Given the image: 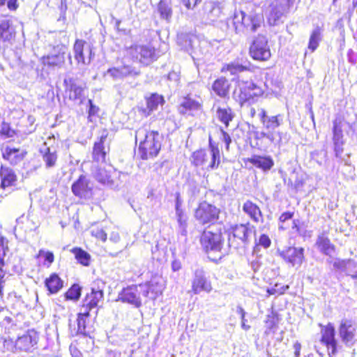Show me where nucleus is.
<instances>
[{"label":"nucleus","instance_id":"39","mask_svg":"<svg viewBox=\"0 0 357 357\" xmlns=\"http://www.w3.org/2000/svg\"><path fill=\"white\" fill-rule=\"evenodd\" d=\"M158 10L160 17L169 21L172 16V8L169 0H160L158 5Z\"/></svg>","mask_w":357,"mask_h":357},{"label":"nucleus","instance_id":"43","mask_svg":"<svg viewBox=\"0 0 357 357\" xmlns=\"http://www.w3.org/2000/svg\"><path fill=\"white\" fill-rule=\"evenodd\" d=\"M216 115L220 121L225 125L226 127L229 126V122L233 119L234 115L231 109L218 107L216 111Z\"/></svg>","mask_w":357,"mask_h":357},{"label":"nucleus","instance_id":"21","mask_svg":"<svg viewBox=\"0 0 357 357\" xmlns=\"http://www.w3.org/2000/svg\"><path fill=\"white\" fill-rule=\"evenodd\" d=\"M356 328L353 322L349 319L342 320L339 327V335L342 341L347 345H352L355 337Z\"/></svg>","mask_w":357,"mask_h":357},{"label":"nucleus","instance_id":"51","mask_svg":"<svg viewBox=\"0 0 357 357\" xmlns=\"http://www.w3.org/2000/svg\"><path fill=\"white\" fill-rule=\"evenodd\" d=\"M333 266L334 268L340 270L342 272H344L345 268H349L351 266H354V268L356 267V265H355L353 263L352 260H341L340 259H336L333 262Z\"/></svg>","mask_w":357,"mask_h":357},{"label":"nucleus","instance_id":"6","mask_svg":"<svg viewBox=\"0 0 357 357\" xmlns=\"http://www.w3.org/2000/svg\"><path fill=\"white\" fill-rule=\"evenodd\" d=\"M220 210L215 206L204 201L195 211V219L202 225L214 224L219 219Z\"/></svg>","mask_w":357,"mask_h":357},{"label":"nucleus","instance_id":"63","mask_svg":"<svg viewBox=\"0 0 357 357\" xmlns=\"http://www.w3.org/2000/svg\"><path fill=\"white\" fill-rule=\"evenodd\" d=\"M218 3L215 1H206L204 4V13L207 14L208 17L212 13V10L215 8V6H216Z\"/></svg>","mask_w":357,"mask_h":357},{"label":"nucleus","instance_id":"48","mask_svg":"<svg viewBox=\"0 0 357 357\" xmlns=\"http://www.w3.org/2000/svg\"><path fill=\"white\" fill-rule=\"evenodd\" d=\"M307 225L304 222L298 219H294L292 222L291 229L294 234L300 236L305 237L307 234Z\"/></svg>","mask_w":357,"mask_h":357},{"label":"nucleus","instance_id":"36","mask_svg":"<svg viewBox=\"0 0 357 357\" xmlns=\"http://www.w3.org/2000/svg\"><path fill=\"white\" fill-rule=\"evenodd\" d=\"M323 37V29L317 26H316L312 31L309 43H308V49L311 50V52H314L319 45V43L321 41Z\"/></svg>","mask_w":357,"mask_h":357},{"label":"nucleus","instance_id":"1","mask_svg":"<svg viewBox=\"0 0 357 357\" xmlns=\"http://www.w3.org/2000/svg\"><path fill=\"white\" fill-rule=\"evenodd\" d=\"M202 249L212 261L222 259L228 254L229 248L223 247V238L220 231L204 230L200 237Z\"/></svg>","mask_w":357,"mask_h":357},{"label":"nucleus","instance_id":"26","mask_svg":"<svg viewBox=\"0 0 357 357\" xmlns=\"http://www.w3.org/2000/svg\"><path fill=\"white\" fill-rule=\"evenodd\" d=\"M248 162L264 172L269 171L274 165V161L270 155H253L248 158Z\"/></svg>","mask_w":357,"mask_h":357},{"label":"nucleus","instance_id":"19","mask_svg":"<svg viewBox=\"0 0 357 357\" xmlns=\"http://www.w3.org/2000/svg\"><path fill=\"white\" fill-rule=\"evenodd\" d=\"M259 118L263 125V128L273 132L282 123L283 121L282 115L268 116L264 109H260Z\"/></svg>","mask_w":357,"mask_h":357},{"label":"nucleus","instance_id":"29","mask_svg":"<svg viewBox=\"0 0 357 357\" xmlns=\"http://www.w3.org/2000/svg\"><path fill=\"white\" fill-rule=\"evenodd\" d=\"M318 250L324 255L331 256L335 251V246L324 232L318 235L316 243Z\"/></svg>","mask_w":357,"mask_h":357},{"label":"nucleus","instance_id":"61","mask_svg":"<svg viewBox=\"0 0 357 357\" xmlns=\"http://www.w3.org/2000/svg\"><path fill=\"white\" fill-rule=\"evenodd\" d=\"M1 134L5 135L8 137H11L14 135V130H12L9 125L6 123H3L1 126V129L0 131Z\"/></svg>","mask_w":357,"mask_h":357},{"label":"nucleus","instance_id":"62","mask_svg":"<svg viewBox=\"0 0 357 357\" xmlns=\"http://www.w3.org/2000/svg\"><path fill=\"white\" fill-rule=\"evenodd\" d=\"M202 0H181V2L188 10H193Z\"/></svg>","mask_w":357,"mask_h":357},{"label":"nucleus","instance_id":"53","mask_svg":"<svg viewBox=\"0 0 357 357\" xmlns=\"http://www.w3.org/2000/svg\"><path fill=\"white\" fill-rule=\"evenodd\" d=\"M263 138L268 139L271 142L275 143L276 139L275 137V133L273 132L261 131V132H256L255 139H261Z\"/></svg>","mask_w":357,"mask_h":357},{"label":"nucleus","instance_id":"55","mask_svg":"<svg viewBox=\"0 0 357 357\" xmlns=\"http://www.w3.org/2000/svg\"><path fill=\"white\" fill-rule=\"evenodd\" d=\"M8 309L0 307V325L9 324L11 321V318L8 316Z\"/></svg>","mask_w":357,"mask_h":357},{"label":"nucleus","instance_id":"45","mask_svg":"<svg viewBox=\"0 0 357 357\" xmlns=\"http://www.w3.org/2000/svg\"><path fill=\"white\" fill-rule=\"evenodd\" d=\"M176 220L178 225V233L183 236H186L188 231V216L185 213L184 211H180L178 213H176Z\"/></svg>","mask_w":357,"mask_h":357},{"label":"nucleus","instance_id":"49","mask_svg":"<svg viewBox=\"0 0 357 357\" xmlns=\"http://www.w3.org/2000/svg\"><path fill=\"white\" fill-rule=\"evenodd\" d=\"M88 318L77 316V329L75 330V335H82L84 336H89V331L86 330V320Z\"/></svg>","mask_w":357,"mask_h":357},{"label":"nucleus","instance_id":"9","mask_svg":"<svg viewBox=\"0 0 357 357\" xmlns=\"http://www.w3.org/2000/svg\"><path fill=\"white\" fill-rule=\"evenodd\" d=\"M250 54L257 61H267L271 58L268 39L265 36L259 34L253 40L250 47Z\"/></svg>","mask_w":357,"mask_h":357},{"label":"nucleus","instance_id":"25","mask_svg":"<svg viewBox=\"0 0 357 357\" xmlns=\"http://www.w3.org/2000/svg\"><path fill=\"white\" fill-rule=\"evenodd\" d=\"M140 287L142 289V296L148 297L151 294L150 298L152 299H155L162 291V285L156 278H152L145 284H140Z\"/></svg>","mask_w":357,"mask_h":357},{"label":"nucleus","instance_id":"31","mask_svg":"<svg viewBox=\"0 0 357 357\" xmlns=\"http://www.w3.org/2000/svg\"><path fill=\"white\" fill-rule=\"evenodd\" d=\"M212 89L220 98H225L229 95V84L225 77H220L214 81Z\"/></svg>","mask_w":357,"mask_h":357},{"label":"nucleus","instance_id":"56","mask_svg":"<svg viewBox=\"0 0 357 357\" xmlns=\"http://www.w3.org/2000/svg\"><path fill=\"white\" fill-rule=\"evenodd\" d=\"M89 103V109H88V120L89 121H92V117L96 115L99 111L98 107L95 105L92 101V100L89 99L88 100Z\"/></svg>","mask_w":357,"mask_h":357},{"label":"nucleus","instance_id":"46","mask_svg":"<svg viewBox=\"0 0 357 357\" xmlns=\"http://www.w3.org/2000/svg\"><path fill=\"white\" fill-rule=\"evenodd\" d=\"M43 158L45 163L46 167L50 168L54 167L57 160L56 151L54 149L50 147L46 148L43 153Z\"/></svg>","mask_w":357,"mask_h":357},{"label":"nucleus","instance_id":"24","mask_svg":"<svg viewBox=\"0 0 357 357\" xmlns=\"http://www.w3.org/2000/svg\"><path fill=\"white\" fill-rule=\"evenodd\" d=\"M38 335L33 331H28L27 333L17 338L15 342L16 348L21 351H29L37 344Z\"/></svg>","mask_w":357,"mask_h":357},{"label":"nucleus","instance_id":"32","mask_svg":"<svg viewBox=\"0 0 357 357\" xmlns=\"http://www.w3.org/2000/svg\"><path fill=\"white\" fill-rule=\"evenodd\" d=\"M7 245H5V238L0 236V296H3V283L6 270L4 269L6 252Z\"/></svg>","mask_w":357,"mask_h":357},{"label":"nucleus","instance_id":"52","mask_svg":"<svg viewBox=\"0 0 357 357\" xmlns=\"http://www.w3.org/2000/svg\"><path fill=\"white\" fill-rule=\"evenodd\" d=\"M294 215V213L291 211H286L282 213L279 218V222L281 223V225H279V229L282 230L287 229L288 227L285 225V223L288 220H292Z\"/></svg>","mask_w":357,"mask_h":357},{"label":"nucleus","instance_id":"18","mask_svg":"<svg viewBox=\"0 0 357 357\" xmlns=\"http://www.w3.org/2000/svg\"><path fill=\"white\" fill-rule=\"evenodd\" d=\"M134 56L144 65H149L156 59L155 50L150 45H138L135 47Z\"/></svg>","mask_w":357,"mask_h":357},{"label":"nucleus","instance_id":"15","mask_svg":"<svg viewBox=\"0 0 357 357\" xmlns=\"http://www.w3.org/2000/svg\"><path fill=\"white\" fill-rule=\"evenodd\" d=\"M192 288L195 294H198L201 291L209 293L212 290L211 284L207 280L205 272L202 268L195 270Z\"/></svg>","mask_w":357,"mask_h":357},{"label":"nucleus","instance_id":"47","mask_svg":"<svg viewBox=\"0 0 357 357\" xmlns=\"http://www.w3.org/2000/svg\"><path fill=\"white\" fill-rule=\"evenodd\" d=\"M207 160V155L204 150L199 149L191 155L192 164L195 167L203 166Z\"/></svg>","mask_w":357,"mask_h":357},{"label":"nucleus","instance_id":"13","mask_svg":"<svg viewBox=\"0 0 357 357\" xmlns=\"http://www.w3.org/2000/svg\"><path fill=\"white\" fill-rule=\"evenodd\" d=\"M333 150L336 158H341L344 151V139L342 131V120L341 118H336L333 121Z\"/></svg>","mask_w":357,"mask_h":357},{"label":"nucleus","instance_id":"11","mask_svg":"<svg viewBox=\"0 0 357 357\" xmlns=\"http://www.w3.org/2000/svg\"><path fill=\"white\" fill-rule=\"evenodd\" d=\"M93 183L84 175H80L71 185L73 195L85 200H89L93 197Z\"/></svg>","mask_w":357,"mask_h":357},{"label":"nucleus","instance_id":"37","mask_svg":"<svg viewBox=\"0 0 357 357\" xmlns=\"http://www.w3.org/2000/svg\"><path fill=\"white\" fill-rule=\"evenodd\" d=\"M146 106L149 110L148 114H149L151 112L156 110L159 105H163L165 102L163 96L157 93H151L149 97L146 98Z\"/></svg>","mask_w":357,"mask_h":357},{"label":"nucleus","instance_id":"58","mask_svg":"<svg viewBox=\"0 0 357 357\" xmlns=\"http://www.w3.org/2000/svg\"><path fill=\"white\" fill-rule=\"evenodd\" d=\"M92 309H93V307H92L89 305H86L84 301L83 300L82 305L80 308V312L77 314V316L89 318L90 315V312L92 310Z\"/></svg>","mask_w":357,"mask_h":357},{"label":"nucleus","instance_id":"5","mask_svg":"<svg viewBox=\"0 0 357 357\" xmlns=\"http://www.w3.org/2000/svg\"><path fill=\"white\" fill-rule=\"evenodd\" d=\"M232 236L228 235V247L237 249L244 247L250 243V238L253 233V227L250 223L236 225L231 228Z\"/></svg>","mask_w":357,"mask_h":357},{"label":"nucleus","instance_id":"3","mask_svg":"<svg viewBox=\"0 0 357 357\" xmlns=\"http://www.w3.org/2000/svg\"><path fill=\"white\" fill-rule=\"evenodd\" d=\"M141 134L144 136L139 145L141 158L148 160L156 157L161 149L162 135L156 130H138L137 137Z\"/></svg>","mask_w":357,"mask_h":357},{"label":"nucleus","instance_id":"40","mask_svg":"<svg viewBox=\"0 0 357 357\" xmlns=\"http://www.w3.org/2000/svg\"><path fill=\"white\" fill-rule=\"evenodd\" d=\"M200 107L199 103L187 96L183 98L180 103L178 109L181 114H185L188 111L198 109Z\"/></svg>","mask_w":357,"mask_h":357},{"label":"nucleus","instance_id":"2","mask_svg":"<svg viewBox=\"0 0 357 357\" xmlns=\"http://www.w3.org/2000/svg\"><path fill=\"white\" fill-rule=\"evenodd\" d=\"M263 93L264 90L253 82L244 81L238 78L233 92V98L241 107H243L256 102Z\"/></svg>","mask_w":357,"mask_h":357},{"label":"nucleus","instance_id":"38","mask_svg":"<svg viewBox=\"0 0 357 357\" xmlns=\"http://www.w3.org/2000/svg\"><path fill=\"white\" fill-rule=\"evenodd\" d=\"M95 178L100 183L106 185H112L113 181L109 171L104 167H98L93 172Z\"/></svg>","mask_w":357,"mask_h":357},{"label":"nucleus","instance_id":"28","mask_svg":"<svg viewBox=\"0 0 357 357\" xmlns=\"http://www.w3.org/2000/svg\"><path fill=\"white\" fill-rule=\"evenodd\" d=\"M0 186L4 189L15 185L17 181V176L13 169L2 165L0 168Z\"/></svg>","mask_w":357,"mask_h":357},{"label":"nucleus","instance_id":"42","mask_svg":"<svg viewBox=\"0 0 357 357\" xmlns=\"http://www.w3.org/2000/svg\"><path fill=\"white\" fill-rule=\"evenodd\" d=\"M248 69V66L239 63L238 62H231L224 66L222 68V73L229 72L231 75H236Z\"/></svg>","mask_w":357,"mask_h":357},{"label":"nucleus","instance_id":"14","mask_svg":"<svg viewBox=\"0 0 357 357\" xmlns=\"http://www.w3.org/2000/svg\"><path fill=\"white\" fill-rule=\"evenodd\" d=\"M83 40H76L73 46L74 56L77 63L86 65L91 62L92 50Z\"/></svg>","mask_w":357,"mask_h":357},{"label":"nucleus","instance_id":"57","mask_svg":"<svg viewBox=\"0 0 357 357\" xmlns=\"http://www.w3.org/2000/svg\"><path fill=\"white\" fill-rule=\"evenodd\" d=\"M236 312L241 315L242 328L245 331H248L250 328V326L245 324V322L247 321L245 318V314H246L245 311L241 306L238 305L237 309H236Z\"/></svg>","mask_w":357,"mask_h":357},{"label":"nucleus","instance_id":"16","mask_svg":"<svg viewBox=\"0 0 357 357\" xmlns=\"http://www.w3.org/2000/svg\"><path fill=\"white\" fill-rule=\"evenodd\" d=\"M282 258L292 266L300 267L304 260V248L289 247L281 252Z\"/></svg>","mask_w":357,"mask_h":357},{"label":"nucleus","instance_id":"22","mask_svg":"<svg viewBox=\"0 0 357 357\" xmlns=\"http://www.w3.org/2000/svg\"><path fill=\"white\" fill-rule=\"evenodd\" d=\"M107 74L111 76L114 80L123 79L127 77H137L140 71L135 68L124 65L119 68H110L107 70Z\"/></svg>","mask_w":357,"mask_h":357},{"label":"nucleus","instance_id":"4","mask_svg":"<svg viewBox=\"0 0 357 357\" xmlns=\"http://www.w3.org/2000/svg\"><path fill=\"white\" fill-rule=\"evenodd\" d=\"M231 22L236 33L243 34L257 31L263 24L264 17L261 14H246L241 10L234 13Z\"/></svg>","mask_w":357,"mask_h":357},{"label":"nucleus","instance_id":"20","mask_svg":"<svg viewBox=\"0 0 357 357\" xmlns=\"http://www.w3.org/2000/svg\"><path fill=\"white\" fill-rule=\"evenodd\" d=\"M321 342L326 346L328 354L335 355L337 351V341L335 338V328L331 324H328L321 331Z\"/></svg>","mask_w":357,"mask_h":357},{"label":"nucleus","instance_id":"33","mask_svg":"<svg viewBox=\"0 0 357 357\" xmlns=\"http://www.w3.org/2000/svg\"><path fill=\"white\" fill-rule=\"evenodd\" d=\"M63 282L56 273H52L45 281V287L50 294H56L62 287Z\"/></svg>","mask_w":357,"mask_h":357},{"label":"nucleus","instance_id":"64","mask_svg":"<svg viewBox=\"0 0 357 357\" xmlns=\"http://www.w3.org/2000/svg\"><path fill=\"white\" fill-rule=\"evenodd\" d=\"M353 263L356 265V267L354 268V266H351L349 268L347 267L344 268V273L353 278H357V262L353 261Z\"/></svg>","mask_w":357,"mask_h":357},{"label":"nucleus","instance_id":"23","mask_svg":"<svg viewBox=\"0 0 357 357\" xmlns=\"http://www.w3.org/2000/svg\"><path fill=\"white\" fill-rule=\"evenodd\" d=\"M1 151L3 158L8 160L12 165H17L22 161L26 154L24 150L9 146H6Z\"/></svg>","mask_w":357,"mask_h":357},{"label":"nucleus","instance_id":"60","mask_svg":"<svg viewBox=\"0 0 357 357\" xmlns=\"http://www.w3.org/2000/svg\"><path fill=\"white\" fill-rule=\"evenodd\" d=\"M220 139L225 143L226 149H229V144L231 142V139L229 135L225 132L222 128H220Z\"/></svg>","mask_w":357,"mask_h":357},{"label":"nucleus","instance_id":"41","mask_svg":"<svg viewBox=\"0 0 357 357\" xmlns=\"http://www.w3.org/2000/svg\"><path fill=\"white\" fill-rule=\"evenodd\" d=\"M77 261L84 266H89L91 262V255L81 248H74L71 250Z\"/></svg>","mask_w":357,"mask_h":357},{"label":"nucleus","instance_id":"34","mask_svg":"<svg viewBox=\"0 0 357 357\" xmlns=\"http://www.w3.org/2000/svg\"><path fill=\"white\" fill-rule=\"evenodd\" d=\"M104 293L102 289L92 287L91 292L88 293L84 301L86 305H89L96 308L98 306V303L103 298Z\"/></svg>","mask_w":357,"mask_h":357},{"label":"nucleus","instance_id":"59","mask_svg":"<svg viewBox=\"0 0 357 357\" xmlns=\"http://www.w3.org/2000/svg\"><path fill=\"white\" fill-rule=\"evenodd\" d=\"M7 3V7L10 10H15L18 8L17 0H0V8Z\"/></svg>","mask_w":357,"mask_h":357},{"label":"nucleus","instance_id":"12","mask_svg":"<svg viewBox=\"0 0 357 357\" xmlns=\"http://www.w3.org/2000/svg\"><path fill=\"white\" fill-rule=\"evenodd\" d=\"M15 33L11 17L8 15H0V44L6 47L12 44Z\"/></svg>","mask_w":357,"mask_h":357},{"label":"nucleus","instance_id":"54","mask_svg":"<svg viewBox=\"0 0 357 357\" xmlns=\"http://www.w3.org/2000/svg\"><path fill=\"white\" fill-rule=\"evenodd\" d=\"M91 233L93 236L101 240L102 242H105L107 238V235L105 231L102 228H93L91 229Z\"/></svg>","mask_w":357,"mask_h":357},{"label":"nucleus","instance_id":"8","mask_svg":"<svg viewBox=\"0 0 357 357\" xmlns=\"http://www.w3.org/2000/svg\"><path fill=\"white\" fill-rule=\"evenodd\" d=\"M291 0H271L268 6V21L270 25H277L289 10Z\"/></svg>","mask_w":357,"mask_h":357},{"label":"nucleus","instance_id":"10","mask_svg":"<svg viewBox=\"0 0 357 357\" xmlns=\"http://www.w3.org/2000/svg\"><path fill=\"white\" fill-rule=\"evenodd\" d=\"M141 295H142V289H141L140 284L130 285L119 292L116 301L130 304L138 308L142 306Z\"/></svg>","mask_w":357,"mask_h":357},{"label":"nucleus","instance_id":"27","mask_svg":"<svg viewBox=\"0 0 357 357\" xmlns=\"http://www.w3.org/2000/svg\"><path fill=\"white\" fill-rule=\"evenodd\" d=\"M208 149L211 154V161L207 169H216L220 164V153L218 143L215 142L211 136L208 137Z\"/></svg>","mask_w":357,"mask_h":357},{"label":"nucleus","instance_id":"35","mask_svg":"<svg viewBox=\"0 0 357 357\" xmlns=\"http://www.w3.org/2000/svg\"><path fill=\"white\" fill-rule=\"evenodd\" d=\"M107 135H102L98 142H96L93 149V158L96 162H104L106 157L104 142Z\"/></svg>","mask_w":357,"mask_h":357},{"label":"nucleus","instance_id":"30","mask_svg":"<svg viewBox=\"0 0 357 357\" xmlns=\"http://www.w3.org/2000/svg\"><path fill=\"white\" fill-rule=\"evenodd\" d=\"M243 211L255 222L263 221L262 213L259 207L252 202L247 200L243 205Z\"/></svg>","mask_w":357,"mask_h":357},{"label":"nucleus","instance_id":"7","mask_svg":"<svg viewBox=\"0 0 357 357\" xmlns=\"http://www.w3.org/2000/svg\"><path fill=\"white\" fill-rule=\"evenodd\" d=\"M291 0H271L268 6V21L270 25H277L289 10Z\"/></svg>","mask_w":357,"mask_h":357},{"label":"nucleus","instance_id":"17","mask_svg":"<svg viewBox=\"0 0 357 357\" xmlns=\"http://www.w3.org/2000/svg\"><path fill=\"white\" fill-rule=\"evenodd\" d=\"M64 84L66 91H68L69 98L73 100H79L82 102L84 98V85L73 77L66 78Z\"/></svg>","mask_w":357,"mask_h":357},{"label":"nucleus","instance_id":"50","mask_svg":"<svg viewBox=\"0 0 357 357\" xmlns=\"http://www.w3.org/2000/svg\"><path fill=\"white\" fill-rule=\"evenodd\" d=\"M81 296V287L77 284H74L65 294L67 300L77 301Z\"/></svg>","mask_w":357,"mask_h":357},{"label":"nucleus","instance_id":"44","mask_svg":"<svg viewBox=\"0 0 357 357\" xmlns=\"http://www.w3.org/2000/svg\"><path fill=\"white\" fill-rule=\"evenodd\" d=\"M64 61V52H59L58 54L48 55L44 60L45 64L52 67H60Z\"/></svg>","mask_w":357,"mask_h":357}]
</instances>
